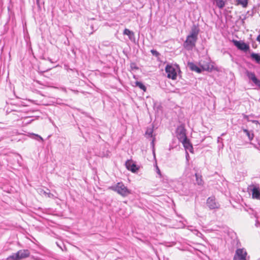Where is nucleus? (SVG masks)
<instances>
[{"instance_id":"1","label":"nucleus","mask_w":260,"mask_h":260,"mask_svg":"<svg viewBox=\"0 0 260 260\" xmlns=\"http://www.w3.org/2000/svg\"><path fill=\"white\" fill-rule=\"evenodd\" d=\"M200 29L198 26L193 25L191 29L190 34L187 36L183 46L187 50H192L195 47L198 40Z\"/></svg>"},{"instance_id":"2","label":"nucleus","mask_w":260,"mask_h":260,"mask_svg":"<svg viewBox=\"0 0 260 260\" xmlns=\"http://www.w3.org/2000/svg\"><path fill=\"white\" fill-rule=\"evenodd\" d=\"M109 188L123 197H126L131 193V191L121 182L117 183L115 185L110 187Z\"/></svg>"},{"instance_id":"3","label":"nucleus","mask_w":260,"mask_h":260,"mask_svg":"<svg viewBox=\"0 0 260 260\" xmlns=\"http://www.w3.org/2000/svg\"><path fill=\"white\" fill-rule=\"evenodd\" d=\"M165 71L168 78L176 80L177 74L180 71V68L177 64H167L166 66Z\"/></svg>"},{"instance_id":"4","label":"nucleus","mask_w":260,"mask_h":260,"mask_svg":"<svg viewBox=\"0 0 260 260\" xmlns=\"http://www.w3.org/2000/svg\"><path fill=\"white\" fill-rule=\"evenodd\" d=\"M30 252L27 249H22L13 253L7 258V260H21L29 256Z\"/></svg>"},{"instance_id":"5","label":"nucleus","mask_w":260,"mask_h":260,"mask_svg":"<svg viewBox=\"0 0 260 260\" xmlns=\"http://www.w3.org/2000/svg\"><path fill=\"white\" fill-rule=\"evenodd\" d=\"M248 189L251 192L253 199L260 200V187L258 184L250 185Z\"/></svg>"},{"instance_id":"6","label":"nucleus","mask_w":260,"mask_h":260,"mask_svg":"<svg viewBox=\"0 0 260 260\" xmlns=\"http://www.w3.org/2000/svg\"><path fill=\"white\" fill-rule=\"evenodd\" d=\"M176 136L180 142L184 141L187 139L186 130L184 126L180 125L177 128Z\"/></svg>"},{"instance_id":"7","label":"nucleus","mask_w":260,"mask_h":260,"mask_svg":"<svg viewBox=\"0 0 260 260\" xmlns=\"http://www.w3.org/2000/svg\"><path fill=\"white\" fill-rule=\"evenodd\" d=\"M247 252L243 248L237 249L236 251L233 260H247Z\"/></svg>"},{"instance_id":"8","label":"nucleus","mask_w":260,"mask_h":260,"mask_svg":"<svg viewBox=\"0 0 260 260\" xmlns=\"http://www.w3.org/2000/svg\"><path fill=\"white\" fill-rule=\"evenodd\" d=\"M200 65L202 71H211L213 69V66L211 63L210 60H201L200 62Z\"/></svg>"},{"instance_id":"9","label":"nucleus","mask_w":260,"mask_h":260,"mask_svg":"<svg viewBox=\"0 0 260 260\" xmlns=\"http://www.w3.org/2000/svg\"><path fill=\"white\" fill-rule=\"evenodd\" d=\"M207 205L210 209H217L219 207V204L215 200L214 197H209L207 200Z\"/></svg>"},{"instance_id":"10","label":"nucleus","mask_w":260,"mask_h":260,"mask_svg":"<svg viewBox=\"0 0 260 260\" xmlns=\"http://www.w3.org/2000/svg\"><path fill=\"white\" fill-rule=\"evenodd\" d=\"M233 43L234 45L236 46L239 50L247 51L249 49V46L248 45L246 44L243 42H240L237 40H233Z\"/></svg>"},{"instance_id":"11","label":"nucleus","mask_w":260,"mask_h":260,"mask_svg":"<svg viewBox=\"0 0 260 260\" xmlns=\"http://www.w3.org/2000/svg\"><path fill=\"white\" fill-rule=\"evenodd\" d=\"M125 166L127 170L133 173L137 172L139 168L132 160H127L125 162Z\"/></svg>"},{"instance_id":"12","label":"nucleus","mask_w":260,"mask_h":260,"mask_svg":"<svg viewBox=\"0 0 260 260\" xmlns=\"http://www.w3.org/2000/svg\"><path fill=\"white\" fill-rule=\"evenodd\" d=\"M246 74L249 80H251L256 86L260 87V80L256 77L253 72L247 71Z\"/></svg>"},{"instance_id":"13","label":"nucleus","mask_w":260,"mask_h":260,"mask_svg":"<svg viewBox=\"0 0 260 260\" xmlns=\"http://www.w3.org/2000/svg\"><path fill=\"white\" fill-rule=\"evenodd\" d=\"M123 35L128 36L129 40L131 41H134L135 39L134 32L128 29L125 28L124 30Z\"/></svg>"},{"instance_id":"14","label":"nucleus","mask_w":260,"mask_h":260,"mask_svg":"<svg viewBox=\"0 0 260 260\" xmlns=\"http://www.w3.org/2000/svg\"><path fill=\"white\" fill-rule=\"evenodd\" d=\"M181 142L182 143L183 146L186 149H187L190 152H192L193 148L191 144L190 143L189 140L187 139V138L185 139L184 141H182Z\"/></svg>"},{"instance_id":"15","label":"nucleus","mask_w":260,"mask_h":260,"mask_svg":"<svg viewBox=\"0 0 260 260\" xmlns=\"http://www.w3.org/2000/svg\"><path fill=\"white\" fill-rule=\"evenodd\" d=\"M188 66L191 71H195L198 73H200L202 72L201 68L198 67L192 62H189Z\"/></svg>"},{"instance_id":"16","label":"nucleus","mask_w":260,"mask_h":260,"mask_svg":"<svg viewBox=\"0 0 260 260\" xmlns=\"http://www.w3.org/2000/svg\"><path fill=\"white\" fill-rule=\"evenodd\" d=\"M243 132L245 133L246 136L248 137L249 140L251 141L254 138V134L252 132H251L247 129H243Z\"/></svg>"},{"instance_id":"17","label":"nucleus","mask_w":260,"mask_h":260,"mask_svg":"<svg viewBox=\"0 0 260 260\" xmlns=\"http://www.w3.org/2000/svg\"><path fill=\"white\" fill-rule=\"evenodd\" d=\"M237 5H241L243 8H246L248 5V0H236Z\"/></svg>"},{"instance_id":"18","label":"nucleus","mask_w":260,"mask_h":260,"mask_svg":"<svg viewBox=\"0 0 260 260\" xmlns=\"http://www.w3.org/2000/svg\"><path fill=\"white\" fill-rule=\"evenodd\" d=\"M250 56L252 59L255 60L257 63H259L260 55L258 54L255 53H252L251 54Z\"/></svg>"},{"instance_id":"19","label":"nucleus","mask_w":260,"mask_h":260,"mask_svg":"<svg viewBox=\"0 0 260 260\" xmlns=\"http://www.w3.org/2000/svg\"><path fill=\"white\" fill-rule=\"evenodd\" d=\"M216 6L220 9L223 8L225 6V2L223 0H215Z\"/></svg>"},{"instance_id":"20","label":"nucleus","mask_w":260,"mask_h":260,"mask_svg":"<svg viewBox=\"0 0 260 260\" xmlns=\"http://www.w3.org/2000/svg\"><path fill=\"white\" fill-rule=\"evenodd\" d=\"M195 176H196V178L197 183L198 185H202L203 183V181L202 180L201 176H200L197 173H196Z\"/></svg>"},{"instance_id":"21","label":"nucleus","mask_w":260,"mask_h":260,"mask_svg":"<svg viewBox=\"0 0 260 260\" xmlns=\"http://www.w3.org/2000/svg\"><path fill=\"white\" fill-rule=\"evenodd\" d=\"M136 85L139 87L140 89L144 91H146V88L145 85L141 82L136 81L135 82Z\"/></svg>"},{"instance_id":"22","label":"nucleus","mask_w":260,"mask_h":260,"mask_svg":"<svg viewBox=\"0 0 260 260\" xmlns=\"http://www.w3.org/2000/svg\"><path fill=\"white\" fill-rule=\"evenodd\" d=\"M40 193L41 194H42V195H45V196H48V197H49V198H51V197H53V195L52 194H51V193H50V192H49V193H48V192H46L45 191H44V190H40Z\"/></svg>"},{"instance_id":"23","label":"nucleus","mask_w":260,"mask_h":260,"mask_svg":"<svg viewBox=\"0 0 260 260\" xmlns=\"http://www.w3.org/2000/svg\"><path fill=\"white\" fill-rule=\"evenodd\" d=\"M152 54L156 57H158L160 55L159 53L157 52L156 50L152 49L150 51Z\"/></svg>"},{"instance_id":"24","label":"nucleus","mask_w":260,"mask_h":260,"mask_svg":"<svg viewBox=\"0 0 260 260\" xmlns=\"http://www.w3.org/2000/svg\"><path fill=\"white\" fill-rule=\"evenodd\" d=\"M33 135L38 138V139H37L38 140H40L41 141H43V138L40 136H39L38 135H36V134H33Z\"/></svg>"},{"instance_id":"25","label":"nucleus","mask_w":260,"mask_h":260,"mask_svg":"<svg viewBox=\"0 0 260 260\" xmlns=\"http://www.w3.org/2000/svg\"><path fill=\"white\" fill-rule=\"evenodd\" d=\"M252 144L253 145V146H254L255 148H256L257 150H259V151H260V142H259L258 143V147H257L255 144Z\"/></svg>"},{"instance_id":"26","label":"nucleus","mask_w":260,"mask_h":260,"mask_svg":"<svg viewBox=\"0 0 260 260\" xmlns=\"http://www.w3.org/2000/svg\"><path fill=\"white\" fill-rule=\"evenodd\" d=\"M157 173H158V174H159V175L160 176V177L161 176V173H160V171L159 170V169H158V167H157Z\"/></svg>"},{"instance_id":"27","label":"nucleus","mask_w":260,"mask_h":260,"mask_svg":"<svg viewBox=\"0 0 260 260\" xmlns=\"http://www.w3.org/2000/svg\"><path fill=\"white\" fill-rule=\"evenodd\" d=\"M146 134H148L149 136H151L152 135V131L150 130V131L149 132L148 131H147L146 132Z\"/></svg>"},{"instance_id":"28","label":"nucleus","mask_w":260,"mask_h":260,"mask_svg":"<svg viewBox=\"0 0 260 260\" xmlns=\"http://www.w3.org/2000/svg\"><path fill=\"white\" fill-rule=\"evenodd\" d=\"M253 123H255L256 124H259L260 125V123L258 122L257 120H252L251 121Z\"/></svg>"},{"instance_id":"29","label":"nucleus","mask_w":260,"mask_h":260,"mask_svg":"<svg viewBox=\"0 0 260 260\" xmlns=\"http://www.w3.org/2000/svg\"><path fill=\"white\" fill-rule=\"evenodd\" d=\"M256 40L260 43V34L257 36Z\"/></svg>"},{"instance_id":"30","label":"nucleus","mask_w":260,"mask_h":260,"mask_svg":"<svg viewBox=\"0 0 260 260\" xmlns=\"http://www.w3.org/2000/svg\"><path fill=\"white\" fill-rule=\"evenodd\" d=\"M197 235H198V236H200L201 235H202V234H201V233H200V232H198V233H197Z\"/></svg>"},{"instance_id":"31","label":"nucleus","mask_w":260,"mask_h":260,"mask_svg":"<svg viewBox=\"0 0 260 260\" xmlns=\"http://www.w3.org/2000/svg\"><path fill=\"white\" fill-rule=\"evenodd\" d=\"M258 224H259V223H258V221H256V223H255V225H256V226H258Z\"/></svg>"},{"instance_id":"32","label":"nucleus","mask_w":260,"mask_h":260,"mask_svg":"<svg viewBox=\"0 0 260 260\" xmlns=\"http://www.w3.org/2000/svg\"><path fill=\"white\" fill-rule=\"evenodd\" d=\"M244 118H246L248 120H248V116L245 115V116H244Z\"/></svg>"},{"instance_id":"33","label":"nucleus","mask_w":260,"mask_h":260,"mask_svg":"<svg viewBox=\"0 0 260 260\" xmlns=\"http://www.w3.org/2000/svg\"><path fill=\"white\" fill-rule=\"evenodd\" d=\"M188 156V154L187 152H186V157Z\"/></svg>"},{"instance_id":"34","label":"nucleus","mask_w":260,"mask_h":260,"mask_svg":"<svg viewBox=\"0 0 260 260\" xmlns=\"http://www.w3.org/2000/svg\"><path fill=\"white\" fill-rule=\"evenodd\" d=\"M39 0H37V3H38V2H39Z\"/></svg>"}]
</instances>
